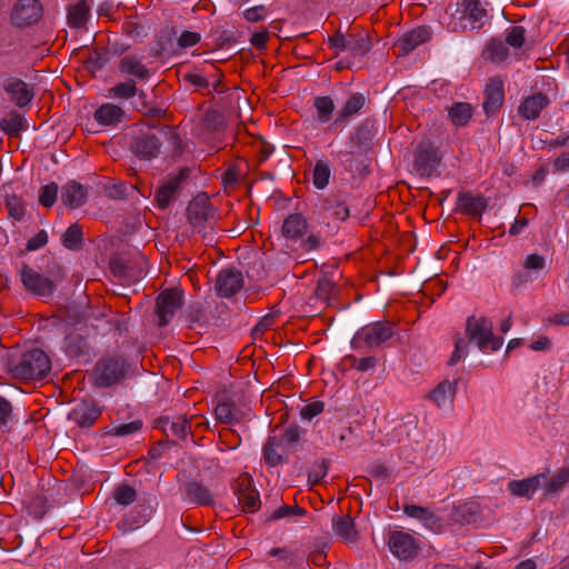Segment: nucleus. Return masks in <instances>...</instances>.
<instances>
[{"mask_svg":"<svg viewBox=\"0 0 569 569\" xmlns=\"http://www.w3.org/2000/svg\"><path fill=\"white\" fill-rule=\"evenodd\" d=\"M51 370V360L41 349L26 351L19 359L8 362L11 378L27 381L43 379Z\"/></svg>","mask_w":569,"mask_h":569,"instance_id":"nucleus-1","label":"nucleus"},{"mask_svg":"<svg viewBox=\"0 0 569 569\" xmlns=\"http://www.w3.org/2000/svg\"><path fill=\"white\" fill-rule=\"evenodd\" d=\"M466 337L469 342H475L482 352L497 351L503 343V339L493 333L492 321L475 315L467 318Z\"/></svg>","mask_w":569,"mask_h":569,"instance_id":"nucleus-2","label":"nucleus"},{"mask_svg":"<svg viewBox=\"0 0 569 569\" xmlns=\"http://www.w3.org/2000/svg\"><path fill=\"white\" fill-rule=\"evenodd\" d=\"M128 371V365L122 357H104L100 359L92 371V380L97 387H110L121 381Z\"/></svg>","mask_w":569,"mask_h":569,"instance_id":"nucleus-3","label":"nucleus"},{"mask_svg":"<svg viewBox=\"0 0 569 569\" xmlns=\"http://www.w3.org/2000/svg\"><path fill=\"white\" fill-rule=\"evenodd\" d=\"M187 217L192 228L206 237L207 229L211 230L214 223L216 211L206 194H198L190 201Z\"/></svg>","mask_w":569,"mask_h":569,"instance_id":"nucleus-4","label":"nucleus"},{"mask_svg":"<svg viewBox=\"0 0 569 569\" xmlns=\"http://www.w3.org/2000/svg\"><path fill=\"white\" fill-rule=\"evenodd\" d=\"M393 336V326L385 322H373L359 329L351 346L356 350L377 348Z\"/></svg>","mask_w":569,"mask_h":569,"instance_id":"nucleus-5","label":"nucleus"},{"mask_svg":"<svg viewBox=\"0 0 569 569\" xmlns=\"http://www.w3.org/2000/svg\"><path fill=\"white\" fill-rule=\"evenodd\" d=\"M43 16L39 0H17L11 9L10 21L16 28L24 29L37 24Z\"/></svg>","mask_w":569,"mask_h":569,"instance_id":"nucleus-6","label":"nucleus"},{"mask_svg":"<svg viewBox=\"0 0 569 569\" xmlns=\"http://www.w3.org/2000/svg\"><path fill=\"white\" fill-rule=\"evenodd\" d=\"M183 303V293L179 289H166L156 299L158 326L166 327Z\"/></svg>","mask_w":569,"mask_h":569,"instance_id":"nucleus-7","label":"nucleus"},{"mask_svg":"<svg viewBox=\"0 0 569 569\" xmlns=\"http://www.w3.org/2000/svg\"><path fill=\"white\" fill-rule=\"evenodd\" d=\"M441 157L430 140L421 141L416 151L413 167L421 176L430 177L438 168Z\"/></svg>","mask_w":569,"mask_h":569,"instance_id":"nucleus-8","label":"nucleus"},{"mask_svg":"<svg viewBox=\"0 0 569 569\" xmlns=\"http://www.w3.org/2000/svg\"><path fill=\"white\" fill-rule=\"evenodd\" d=\"M21 281L29 292L39 297H49L56 290V284L49 278L43 277L28 264L20 269Z\"/></svg>","mask_w":569,"mask_h":569,"instance_id":"nucleus-9","label":"nucleus"},{"mask_svg":"<svg viewBox=\"0 0 569 569\" xmlns=\"http://www.w3.org/2000/svg\"><path fill=\"white\" fill-rule=\"evenodd\" d=\"M388 546L392 555L400 560L415 558L420 549L415 537L405 531H392L388 539Z\"/></svg>","mask_w":569,"mask_h":569,"instance_id":"nucleus-10","label":"nucleus"},{"mask_svg":"<svg viewBox=\"0 0 569 569\" xmlns=\"http://www.w3.org/2000/svg\"><path fill=\"white\" fill-rule=\"evenodd\" d=\"M198 418V416H191L188 419L184 415H180L171 420L169 417H160L154 421V427L161 429L167 437L186 440L188 435H191V423Z\"/></svg>","mask_w":569,"mask_h":569,"instance_id":"nucleus-11","label":"nucleus"},{"mask_svg":"<svg viewBox=\"0 0 569 569\" xmlns=\"http://www.w3.org/2000/svg\"><path fill=\"white\" fill-rule=\"evenodd\" d=\"M161 148L160 138L151 129L140 131L130 144V150L141 159L157 158Z\"/></svg>","mask_w":569,"mask_h":569,"instance_id":"nucleus-12","label":"nucleus"},{"mask_svg":"<svg viewBox=\"0 0 569 569\" xmlns=\"http://www.w3.org/2000/svg\"><path fill=\"white\" fill-rule=\"evenodd\" d=\"M189 174L190 170L188 168H182L177 174L170 177L157 189L154 201L160 209L169 207L170 202L176 198L182 182L188 179Z\"/></svg>","mask_w":569,"mask_h":569,"instance_id":"nucleus-13","label":"nucleus"},{"mask_svg":"<svg viewBox=\"0 0 569 569\" xmlns=\"http://www.w3.org/2000/svg\"><path fill=\"white\" fill-rule=\"evenodd\" d=\"M243 287V276L237 269H222L216 279V291L220 297L230 298Z\"/></svg>","mask_w":569,"mask_h":569,"instance_id":"nucleus-14","label":"nucleus"},{"mask_svg":"<svg viewBox=\"0 0 569 569\" xmlns=\"http://www.w3.org/2000/svg\"><path fill=\"white\" fill-rule=\"evenodd\" d=\"M101 410L93 402L83 401L77 405L68 415V419L80 428L91 427L100 417Z\"/></svg>","mask_w":569,"mask_h":569,"instance_id":"nucleus-15","label":"nucleus"},{"mask_svg":"<svg viewBox=\"0 0 569 569\" xmlns=\"http://www.w3.org/2000/svg\"><path fill=\"white\" fill-rule=\"evenodd\" d=\"M3 89L10 94L11 101L19 108L28 106L34 96L33 90L21 79H8L3 83Z\"/></svg>","mask_w":569,"mask_h":569,"instance_id":"nucleus-16","label":"nucleus"},{"mask_svg":"<svg viewBox=\"0 0 569 569\" xmlns=\"http://www.w3.org/2000/svg\"><path fill=\"white\" fill-rule=\"evenodd\" d=\"M430 36L428 27H418L399 38L395 46L399 48L400 56L408 54L419 44L427 42Z\"/></svg>","mask_w":569,"mask_h":569,"instance_id":"nucleus-17","label":"nucleus"},{"mask_svg":"<svg viewBox=\"0 0 569 569\" xmlns=\"http://www.w3.org/2000/svg\"><path fill=\"white\" fill-rule=\"evenodd\" d=\"M503 82L495 78L489 81L485 90L483 109L487 114L496 113L503 102Z\"/></svg>","mask_w":569,"mask_h":569,"instance_id":"nucleus-18","label":"nucleus"},{"mask_svg":"<svg viewBox=\"0 0 569 569\" xmlns=\"http://www.w3.org/2000/svg\"><path fill=\"white\" fill-rule=\"evenodd\" d=\"M64 351L70 358L88 360L91 347L86 337L71 332L64 338Z\"/></svg>","mask_w":569,"mask_h":569,"instance_id":"nucleus-19","label":"nucleus"},{"mask_svg":"<svg viewBox=\"0 0 569 569\" xmlns=\"http://www.w3.org/2000/svg\"><path fill=\"white\" fill-rule=\"evenodd\" d=\"M118 69L123 76H131L138 80H147L150 77L149 69L137 54H127L118 63Z\"/></svg>","mask_w":569,"mask_h":569,"instance_id":"nucleus-20","label":"nucleus"},{"mask_svg":"<svg viewBox=\"0 0 569 569\" xmlns=\"http://www.w3.org/2000/svg\"><path fill=\"white\" fill-rule=\"evenodd\" d=\"M549 102L550 100L547 94L538 92L527 97L519 106L518 112L526 120H535Z\"/></svg>","mask_w":569,"mask_h":569,"instance_id":"nucleus-21","label":"nucleus"},{"mask_svg":"<svg viewBox=\"0 0 569 569\" xmlns=\"http://www.w3.org/2000/svg\"><path fill=\"white\" fill-rule=\"evenodd\" d=\"M87 189L77 181H69L62 187L61 201L70 209L81 207L87 200Z\"/></svg>","mask_w":569,"mask_h":569,"instance_id":"nucleus-22","label":"nucleus"},{"mask_svg":"<svg viewBox=\"0 0 569 569\" xmlns=\"http://www.w3.org/2000/svg\"><path fill=\"white\" fill-rule=\"evenodd\" d=\"M262 453L263 460L269 467H277L286 462V449L282 446V440L277 436L268 437Z\"/></svg>","mask_w":569,"mask_h":569,"instance_id":"nucleus-23","label":"nucleus"},{"mask_svg":"<svg viewBox=\"0 0 569 569\" xmlns=\"http://www.w3.org/2000/svg\"><path fill=\"white\" fill-rule=\"evenodd\" d=\"M186 498L196 505L211 506L213 503V495L201 482L196 480L188 481L183 486Z\"/></svg>","mask_w":569,"mask_h":569,"instance_id":"nucleus-24","label":"nucleus"},{"mask_svg":"<svg viewBox=\"0 0 569 569\" xmlns=\"http://www.w3.org/2000/svg\"><path fill=\"white\" fill-rule=\"evenodd\" d=\"M308 231L307 219L300 213L289 214L282 224V236L290 240L301 239Z\"/></svg>","mask_w":569,"mask_h":569,"instance_id":"nucleus-25","label":"nucleus"},{"mask_svg":"<svg viewBox=\"0 0 569 569\" xmlns=\"http://www.w3.org/2000/svg\"><path fill=\"white\" fill-rule=\"evenodd\" d=\"M365 102H366V98L362 93H360V92L352 93L349 97V99L347 100V102L345 103V106L341 109L338 117L335 119V121L328 129L330 130L333 127L341 126L345 122H347V120L350 117L355 116L362 109V107L365 106Z\"/></svg>","mask_w":569,"mask_h":569,"instance_id":"nucleus-26","label":"nucleus"},{"mask_svg":"<svg viewBox=\"0 0 569 569\" xmlns=\"http://www.w3.org/2000/svg\"><path fill=\"white\" fill-rule=\"evenodd\" d=\"M458 209L470 216H481L487 209V200L481 196L462 192L458 197Z\"/></svg>","mask_w":569,"mask_h":569,"instance_id":"nucleus-27","label":"nucleus"},{"mask_svg":"<svg viewBox=\"0 0 569 569\" xmlns=\"http://www.w3.org/2000/svg\"><path fill=\"white\" fill-rule=\"evenodd\" d=\"M60 313L68 325H78L90 317L89 307L84 302L72 301L60 310Z\"/></svg>","mask_w":569,"mask_h":569,"instance_id":"nucleus-28","label":"nucleus"},{"mask_svg":"<svg viewBox=\"0 0 569 569\" xmlns=\"http://www.w3.org/2000/svg\"><path fill=\"white\" fill-rule=\"evenodd\" d=\"M371 129L367 124L358 126L350 137V152L359 151L365 152L370 148L372 141Z\"/></svg>","mask_w":569,"mask_h":569,"instance_id":"nucleus-29","label":"nucleus"},{"mask_svg":"<svg viewBox=\"0 0 569 569\" xmlns=\"http://www.w3.org/2000/svg\"><path fill=\"white\" fill-rule=\"evenodd\" d=\"M123 114L124 112L119 106L106 103L97 109L94 119L103 126H111L120 122Z\"/></svg>","mask_w":569,"mask_h":569,"instance_id":"nucleus-30","label":"nucleus"},{"mask_svg":"<svg viewBox=\"0 0 569 569\" xmlns=\"http://www.w3.org/2000/svg\"><path fill=\"white\" fill-rule=\"evenodd\" d=\"M457 391V383L445 380L440 382L429 395L430 399L436 402L438 407L450 403Z\"/></svg>","mask_w":569,"mask_h":569,"instance_id":"nucleus-31","label":"nucleus"},{"mask_svg":"<svg viewBox=\"0 0 569 569\" xmlns=\"http://www.w3.org/2000/svg\"><path fill=\"white\" fill-rule=\"evenodd\" d=\"M333 529L346 542H355L358 539V532L353 519L350 516L333 519Z\"/></svg>","mask_w":569,"mask_h":569,"instance_id":"nucleus-32","label":"nucleus"},{"mask_svg":"<svg viewBox=\"0 0 569 569\" xmlns=\"http://www.w3.org/2000/svg\"><path fill=\"white\" fill-rule=\"evenodd\" d=\"M347 50L355 56H365L371 50V42L368 33H348Z\"/></svg>","mask_w":569,"mask_h":569,"instance_id":"nucleus-33","label":"nucleus"},{"mask_svg":"<svg viewBox=\"0 0 569 569\" xmlns=\"http://www.w3.org/2000/svg\"><path fill=\"white\" fill-rule=\"evenodd\" d=\"M540 486L539 477H532L523 480H513L508 485L512 495L528 497L532 495Z\"/></svg>","mask_w":569,"mask_h":569,"instance_id":"nucleus-34","label":"nucleus"},{"mask_svg":"<svg viewBox=\"0 0 569 569\" xmlns=\"http://www.w3.org/2000/svg\"><path fill=\"white\" fill-rule=\"evenodd\" d=\"M217 420L222 423L239 422L243 413L230 402H221L214 409Z\"/></svg>","mask_w":569,"mask_h":569,"instance_id":"nucleus-35","label":"nucleus"},{"mask_svg":"<svg viewBox=\"0 0 569 569\" xmlns=\"http://www.w3.org/2000/svg\"><path fill=\"white\" fill-rule=\"evenodd\" d=\"M90 8L86 0H80L72 6L68 12L69 24L73 28H81L87 23Z\"/></svg>","mask_w":569,"mask_h":569,"instance_id":"nucleus-36","label":"nucleus"},{"mask_svg":"<svg viewBox=\"0 0 569 569\" xmlns=\"http://www.w3.org/2000/svg\"><path fill=\"white\" fill-rule=\"evenodd\" d=\"M0 129L9 137H19L20 132L26 129L23 116L11 112L9 118H4L0 121Z\"/></svg>","mask_w":569,"mask_h":569,"instance_id":"nucleus-37","label":"nucleus"},{"mask_svg":"<svg viewBox=\"0 0 569 569\" xmlns=\"http://www.w3.org/2000/svg\"><path fill=\"white\" fill-rule=\"evenodd\" d=\"M456 126H466L472 117V107L467 102H456L448 111Z\"/></svg>","mask_w":569,"mask_h":569,"instance_id":"nucleus-38","label":"nucleus"},{"mask_svg":"<svg viewBox=\"0 0 569 569\" xmlns=\"http://www.w3.org/2000/svg\"><path fill=\"white\" fill-rule=\"evenodd\" d=\"M61 241L67 249L79 250L83 241L81 227L78 223L71 224L62 234Z\"/></svg>","mask_w":569,"mask_h":569,"instance_id":"nucleus-39","label":"nucleus"},{"mask_svg":"<svg viewBox=\"0 0 569 569\" xmlns=\"http://www.w3.org/2000/svg\"><path fill=\"white\" fill-rule=\"evenodd\" d=\"M462 7V18H467L472 22H481L487 16V10L479 0H463Z\"/></svg>","mask_w":569,"mask_h":569,"instance_id":"nucleus-40","label":"nucleus"},{"mask_svg":"<svg viewBox=\"0 0 569 569\" xmlns=\"http://www.w3.org/2000/svg\"><path fill=\"white\" fill-rule=\"evenodd\" d=\"M315 108L317 109L318 120L326 123L331 119L335 103L330 97H318L315 99Z\"/></svg>","mask_w":569,"mask_h":569,"instance_id":"nucleus-41","label":"nucleus"},{"mask_svg":"<svg viewBox=\"0 0 569 569\" xmlns=\"http://www.w3.org/2000/svg\"><path fill=\"white\" fill-rule=\"evenodd\" d=\"M330 178V168L327 161L318 160L313 169V184L318 189H323L328 186Z\"/></svg>","mask_w":569,"mask_h":569,"instance_id":"nucleus-42","label":"nucleus"},{"mask_svg":"<svg viewBox=\"0 0 569 569\" xmlns=\"http://www.w3.org/2000/svg\"><path fill=\"white\" fill-rule=\"evenodd\" d=\"M6 208L8 213L14 220H21L26 213V204L21 198L16 194L6 197Z\"/></svg>","mask_w":569,"mask_h":569,"instance_id":"nucleus-43","label":"nucleus"},{"mask_svg":"<svg viewBox=\"0 0 569 569\" xmlns=\"http://www.w3.org/2000/svg\"><path fill=\"white\" fill-rule=\"evenodd\" d=\"M137 86L134 80L129 79L120 82L110 89V94L119 99H129L137 94Z\"/></svg>","mask_w":569,"mask_h":569,"instance_id":"nucleus-44","label":"nucleus"},{"mask_svg":"<svg viewBox=\"0 0 569 569\" xmlns=\"http://www.w3.org/2000/svg\"><path fill=\"white\" fill-rule=\"evenodd\" d=\"M335 295L336 286L333 281L327 277H321L317 282L316 297L323 302H328Z\"/></svg>","mask_w":569,"mask_h":569,"instance_id":"nucleus-45","label":"nucleus"},{"mask_svg":"<svg viewBox=\"0 0 569 569\" xmlns=\"http://www.w3.org/2000/svg\"><path fill=\"white\" fill-rule=\"evenodd\" d=\"M113 498L119 505L128 506L137 498V491L129 485H119L113 491Z\"/></svg>","mask_w":569,"mask_h":569,"instance_id":"nucleus-46","label":"nucleus"},{"mask_svg":"<svg viewBox=\"0 0 569 569\" xmlns=\"http://www.w3.org/2000/svg\"><path fill=\"white\" fill-rule=\"evenodd\" d=\"M489 59L493 62H501L508 57V48L501 41L492 39L487 46Z\"/></svg>","mask_w":569,"mask_h":569,"instance_id":"nucleus-47","label":"nucleus"},{"mask_svg":"<svg viewBox=\"0 0 569 569\" xmlns=\"http://www.w3.org/2000/svg\"><path fill=\"white\" fill-rule=\"evenodd\" d=\"M142 428V421L141 420H134L128 423H122L119 426H112L108 429L106 432L110 436H117V437H126L129 435H132L134 432H138Z\"/></svg>","mask_w":569,"mask_h":569,"instance_id":"nucleus-48","label":"nucleus"},{"mask_svg":"<svg viewBox=\"0 0 569 569\" xmlns=\"http://www.w3.org/2000/svg\"><path fill=\"white\" fill-rule=\"evenodd\" d=\"M58 196V184L52 182L47 186L40 188L39 191V202L46 207L50 208L54 204Z\"/></svg>","mask_w":569,"mask_h":569,"instance_id":"nucleus-49","label":"nucleus"},{"mask_svg":"<svg viewBox=\"0 0 569 569\" xmlns=\"http://www.w3.org/2000/svg\"><path fill=\"white\" fill-rule=\"evenodd\" d=\"M238 501L242 506V510L246 512H254L260 506L259 495L254 488L239 497Z\"/></svg>","mask_w":569,"mask_h":569,"instance_id":"nucleus-50","label":"nucleus"},{"mask_svg":"<svg viewBox=\"0 0 569 569\" xmlns=\"http://www.w3.org/2000/svg\"><path fill=\"white\" fill-rule=\"evenodd\" d=\"M569 481V470H559L551 479H549L545 486L549 492H558Z\"/></svg>","mask_w":569,"mask_h":569,"instance_id":"nucleus-51","label":"nucleus"},{"mask_svg":"<svg viewBox=\"0 0 569 569\" xmlns=\"http://www.w3.org/2000/svg\"><path fill=\"white\" fill-rule=\"evenodd\" d=\"M306 515V510L299 506H288L283 505L276 509L273 513L270 516L271 520H277L286 517H302Z\"/></svg>","mask_w":569,"mask_h":569,"instance_id":"nucleus-52","label":"nucleus"},{"mask_svg":"<svg viewBox=\"0 0 569 569\" xmlns=\"http://www.w3.org/2000/svg\"><path fill=\"white\" fill-rule=\"evenodd\" d=\"M526 30L522 26L510 28L507 33L506 42L513 48H520L525 42Z\"/></svg>","mask_w":569,"mask_h":569,"instance_id":"nucleus-53","label":"nucleus"},{"mask_svg":"<svg viewBox=\"0 0 569 569\" xmlns=\"http://www.w3.org/2000/svg\"><path fill=\"white\" fill-rule=\"evenodd\" d=\"M325 403L322 401H313L301 407L300 416L306 420H311L323 411Z\"/></svg>","mask_w":569,"mask_h":569,"instance_id":"nucleus-54","label":"nucleus"},{"mask_svg":"<svg viewBox=\"0 0 569 569\" xmlns=\"http://www.w3.org/2000/svg\"><path fill=\"white\" fill-rule=\"evenodd\" d=\"M328 463L326 460L320 461L319 463L313 465L308 475V480L311 485H318L321 479L327 475Z\"/></svg>","mask_w":569,"mask_h":569,"instance_id":"nucleus-55","label":"nucleus"},{"mask_svg":"<svg viewBox=\"0 0 569 569\" xmlns=\"http://www.w3.org/2000/svg\"><path fill=\"white\" fill-rule=\"evenodd\" d=\"M467 347L468 343L465 341V339L457 335L455 338V351L450 359L448 360V365L453 366L458 361H460L466 355Z\"/></svg>","mask_w":569,"mask_h":569,"instance_id":"nucleus-56","label":"nucleus"},{"mask_svg":"<svg viewBox=\"0 0 569 569\" xmlns=\"http://www.w3.org/2000/svg\"><path fill=\"white\" fill-rule=\"evenodd\" d=\"M252 489L251 477L248 473L239 476L234 481L233 491L238 498Z\"/></svg>","mask_w":569,"mask_h":569,"instance_id":"nucleus-57","label":"nucleus"},{"mask_svg":"<svg viewBox=\"0 0 569 569\" xmlns=\"http://www.w3.org/2000/svg\"><path fill=\"white\" fill-rule=\"evenodd\" d=\"M267 8L263 4H259L247 9L243 12V18L249 22L262 21L266 17Z\"/></svg>","mask_w":569,"mask_h":569,"instance_id":"nucleus-58","label":"nucleus"},{"mask_svg":"<svg viewBox=\"0 0 569 569\" xmlns=\"http://www.w3.org/2000/svg\"><path fill=\"white\" fill-rule=\"evenodd\" d=\"M328 42L331 49L338 51L347 50L348 33H343L341 29H338L335 36L329 38Z\"/></svg>","mask_w":569,"mask_h":569,"instance_id":"nucleus-59","label":"nucleus"},{"mask_svg":"<svg viewBox=\"0 0 569 569\" xmlns=\"http://www.w3.org/2000/svg\"><path fill=\"white\" fill-rule=\"evenodd\" d=\"M429 511H430L429 508H425V507H420V506H416V505H405L403 506V512L408 517L418 519L420 521L425 520L427 515H429Z\"/></svg>","mask_w":569,"mask_h":569,"instance_id":"nucleus-60","label":"nucleus"},{"mask_svg":"<svg viewBox=\"0 0 569 569\" xmlns=\"http://www.w3.org/2000/svg\"><path fill=\"white\" fill-rule=\"evenodd\" d=\"M545 266H546L545 257L537 254V253H531V254L527 256L525 259V262H523L525 269H528V270H542L545 268Z\"/></svg>","mask_w":569,"mask_h":569,"instance_id":"nucleus-61","label":"nucleus"},{"mask_svg":"<svg viewBox=\"0 0 569 569\" xmlns=\"http://www.w3.org/2000/svg\"><path fill=\"white\" fill-rule=\"evenodd\" d=\"M278 439L282 440V446L295 445L300 440V429L298 426L289 427L281 437Z\"/></svg>","mask_w":569,"mask_h":569,"instance_id":"nucleus-62","label":"nucleus"},{"mask_svg":"<svg viewBox=\"0 0 569 569\" xmlns=\"http://www.w3.org/2000/svg\"><path fill=\"white\" fill-rule=\"evenodd\" d=\"M48 242V234L44 230H40L34 237L28 240L27 250L33 251L43 247Z\"/></svg>","mask_w":569,"mask_h":569,"instance_id":"nucleus-63","label":"nucleus"},{"mask_svg":"<svg viewBox=\"0 0 569 569\" xmlns=\"http://www.w3.org/2000/svg\"><path fill=\"white\" fill-rule=\"evenodd\" d=\"M200 41V34L191 31H183L178 40L182 48H188L197 44Z\"/></svg>","mask_w":569,"mask_h":569,"instance_id":"nucleus-64","label":"nucleus"}]
</instances>
